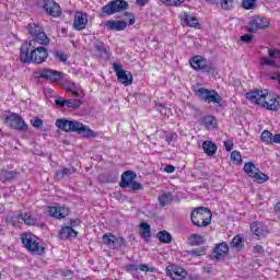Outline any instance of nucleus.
<instances>
[{
	"mask_svg": "<svg viewBox=\"0 0 280 280\" xmlns=\"http://www.w3.org/2000/svg\"><path fill=\"white\" fill-rule=\"evenodd\" d=\"M213 218V214L211 213V210L206 207H200L191 211L190 220L195 226H198L199 229H205L211 224V220Z\"/></svg>",
	"mask_w": 280,
	"mask_h": 280,
	"instance_id": "4",
	"label": "nucleus"
},
{
	"mask_svg": "<svg viewBox=\"0 0 280 280\" xmlns=\"http://www.w3.org/2000/svg\"><path fill=\"white\" fill-rule=\"evenodd\" d=\"M18 220H23L24 224H27V226H34V224H36V219L32 218L31 213H20L18 214Z\"/></svg>",
	"mask_w": 280,
	"mask_h": 280,
	"instance_id": "32",
	"label": "nucleus"
},
{
	"mask_svg": "<svg viewBox=\"0 0 280 280\" xmlns=\"http://www.w3.org/2000/svg\"><path fill=\"white\" fill-rule=\"evenodd\" d=\"M260 65L262 66H267V67H277V62H275V60H270L266 57H262L260 59Z\"/></svg>",
	"mask_w": 280,
	"mask_h": 280,
	"instance_id": "46",
	"label": "nucleus"
},
{
	"mask_svg": "<svg viewBox=\"0 0 280 280\" xmlns=\"http://www.w3.org/2000/svg\"><path fill=\"white\" fill-rule=\"evenodd\" d=\"M231 161L234 165H242V154L238 151H233L231 153Z\"/></svg>",
	"mask_w": 280,
	"mask_h": 280,
	"instance_id": "41",
	"label": "nucleus"
},
{
	"mask_svg": "<svg viewBox=\"0 0 280 280\" xmlns=\"http://www.w3.org/2000/svg\"><path fill=\"white\" fill-rule=\"evenodd\" d=\"M250 231L256 237H266L270 233L268 226H266L264 222H253L250 224Z\"/></svg>",
	"mask_w": 280,
	"mask_h": 280,
	"instance_id": "18",
	"label": "nucleus"
},
{
	"mask_svg": "<svg viewBox=\"0 0 280 280\" xmlns=\"http://www.w3.org/2000/svg\"><path fill=\"white\" fill-rule=\"evenodd\" d=\"M190 66L195 71H206L207 73H211V71H213V67L209 65V61H207L202 56L192 57Z\"/></svg>",
	"mask_w": 280,
	"mask_h": 280,
	"instance_id": "13",
	"label": "nucleus"
},
{
	"mask_svg": "<svg viewBox=\"0 0 280 280\" xmlns=\"http://www.w3.org/2000/svg\"><path fill=\"white\" fill-rule=\"evenodd\" d=\"M138 270H141V272H154V267H150L148 265H140L138 266Z\"/></svg>",
	"mask_w": 280,
	"mask_h": 280,
	"instance_id": "48",
	"label": "nucleus"
},
{
	"mask_svg": "<svg viewBox=\"0 0 280 280\" xmlns=\"http://www.w3.org/2000/svg\"><path fill=\"white\" fill-rule=\"evenodd\" d=\"M273 135L269 130H264L260 135V140L266 145H272Z\"/></svg>",
	"mask_w": 280,
	"mask_h": 280,
	"instance_id": "33",
	"label": "nucleus"
},
{
	"mask_svg": "<svg viewBox=\"0 0 280 280\" xmlns=\"http://www.w3.org/2000/svg\"><path fill=\"white\" fill-rule=\"evenodd\" d=\"M55 56L58 58V60H60V62H67V55H65L62 50H56Z\"/></svg>",
	"mask_w": 280,
	"mask_h": 280,
	"instance_id": "47",
	"label": "nucleus"
},
{
	"mask_svg": "<svg viewBox=\"0 0 280 280\" xmlns=\"http://www.w3.org/2000/svg\"><path fill=\"white\" fill-rule=\"evenodd\" d=\"M58 236H59V240H69L71 237H77L78 232L75 230H73V228H71V226H63L59 231Z\"/></svg>",
	"mask_w": 280,
	"mask_h": 280,
	"instance_id": "25",
	"label": "nucleus"
},
{
	"mask_svg": "<svg viewBox=\"0 0 280 280\" xmlns=\"http://www.w3.org/2000/svg\"><path fill=\"white\" fill-rule=\"evenodd\" d=\"M140 237L144 240V242L150 241V237H152V228H150V224L145 222L140 223Z\"/></svg>",
	"mask_w": 280,
	"mask_h": 280,
	"instance_id": "26",
	"label": "nucleus"
},
{
	"mask_svg": "<svg viewBox=\"0 0 280 280\" xmlns=\"http://www.w3.org/2000/svg\"><path fill=\"white\" fill-rule=\"evenodd\" d=\"M161 3H166V5H172L173 8H178L185 3V0H159Z\"/></svg>",
	"mask_w": 280,
	"mask_h": 280,
	"instance_id": "44",
	"label": "nucleus"
},
{
	"mask_svg": "<svg viewBox=\"0 0 280 280\" xmlns=\"http://www.w3.org/2000/svg\"><path fill=\"white\" fill-rule=\"evenodd\" d=\"M44 10L49 16L57 18L60 14V4L54 0H44Z\"/></svg>",
	"mask_w": 280,
	"mask_h": 280,
	"instance_id": "19",
	"label": "nucleus"
},
{
	"mask_svg": "<svg viewBox=\"0 0 280 280\" xmlns=\"http://www.w3.org/2000/svg\"><path fill=\"white\" fill-rule=\"evenodd\" d=\"M268 56H269V58H279L280 59V51L277 49H269Z\"/></svg>",
	"mask_w": 280,
	"mask_h": 280,
	"instance_id": "50",
	"label": "nucleus"
},
{
	"mask_svg": "<svg viewBox=\"0 0 280 280\" xmlns=\"http://www.w3.org/2000/svg\"><path fill=\"white\" fill-rule=\"evenodd\" d=\"M113 69L120 84H124V86H130V84H132V73L130 72L127 73L126 70L121 68L120 63H117V62L113 63Z\"/></svg>",
	"mask_w": 280,
	"mask_h": 280,
	"instance_id": "12",
	"label": "nucleus"
},
{
	"mask_svg": "<svg viewBox=\"0 0 280 280\" xmlns=\"http://www.w3.org/2000/svg\"><path fill=\"white\" fill-rule=\"evenodd\" d=\"M103 243L112 248H121V246H126V240L124 237H116L110 233L103 235Z\"/></svg>",
	"mask_w": 280,
	"mask_h": 280,
	"instance_id": "17",
	"label": "nucleus"
},
{
	"mask_svg": "<svg viewBox=\"0 0 280 280\" xmlns=\"http://www.w3.org/2000/svg\"><path fill=\"white\" fill-rule=\"evenodd\" d=\"M95 49L101 58H108V50L106 49V46H104V44H96Z\"/></svg>",
	"mask_w": 280,
	"mask_h": 280,
	"instance_id": "40",
	"label": "nucleus"
},
{
	"mask_svg": "<svg viewBox=\"0 0 280 280\" xmlns=\"http://www.w3.org/2000/svg\"><path fill=\"white\" fill-rule=\"evenodd\" d=\"M210 5H217V8H221V10H233L235 5V0H206Z\"/></svg>",
	"mask_w": 280,
	"mask_h": 280,
	"instance_id": "20",
	"label": "nucleus"
},
{
	"mask_svg": "<svg viewBox=\"0 0 280 280\" xmlns=\"http://www.w3.org/2000/svg\"><path fill=\"white\" fill-rule=\"evenodd\" d=\"M2 119L4 124H8L10 128H13L14 130H27V124H25V120L15 113H12L11 115H3Z\"/></svg>",
	"mask_w": 280,
	"mask_h": 280,
	"instance_id": "10",
	"label": "nucleus"
},
{
	"mask_svg": "<svg viewBox=\"0 0 280 280\" xmlns=\"http://www.w3.org/2000/svg\"><path fill=\"white\" fill-rule=\"evenodd\" d=\"M173 200L171 192H164L159 196V202L161 207H167V205H171Z\"/></svg>",
	"mask_w": 280,
	"mask_h": 280,
	"instance_id": "34",
	"label": "nucleus"
},
{
	"mask_svg": "<svg viewBox=\"0 0 280 280\" xmlns=\"http://www.w3.org/2000/svg\"><path fill=\"white\" fill-rule=\"evenodd\" d=\"M70 93H72L74 97H80V92L78 91L72 90Z\"/></svg>",
	"mask_w": 280,
	"mask_h": 280,
	"instance_id": "64",
	"label": "nucleus"
},
{
	"mask_svg": "<svg viewBox=\"0 0 280 280\" xmlns=\"http://www.w3.org/2000/svg\"><path fill=\"white\" fill-rule=\"evenodd\" d=\"M70 226L73 229V226H80V219H72L70 221Z\"/></svg>",
	"mask_w": 280,
	"mask_h": 280,
	"instance_id": "59",
	"label": "nucleus"
},
{
	"mask_svg": "<svg viewBox=\"0 0 280 280\" xmlns=\"http://www.w3.org/2000/svg\"><path fill=\"white\" fill-rule=\"evenodd\" d=\"M126 270H127V272H137V270H139V266H137V265H127Z\"/></svg>",
	"mask_w": 280,
	"mask_h": 280,
	"instance_id": "56",
	"label": "nucleus"
},
{
	"mask_svg": "<svg viewBox=\"0 0 280 280\" xmlns=\"http://www.w3.org/2000/svg\"><path fill=\"white\" fill-rule=\"evenodd\" d=\"M176 171V167H174V165H166L164 167V172H166V174H174V172Z\"/></svg>",
	"mask_w": 280,
	"mask_h": 280,
	"instance_id": "58",
	"label": "nucleus"
},
{
	"mask_svg": "<svg viewBox=\"0 0 280 280\" xmlns=\"http://www.w3.org/2000/svg\"><path fill=\"white\" fill-rule=\"evenodd\" d=\"M156 108H158V110H159V113H160L161 115H167V113H170V108H167V107H165V106H163V105H161V104H159V105L156 106Z\"/></svg>",
	"mask_w": 280,
	"mask_h": 280,
	"instance_id": "51",
	"label": "nucleus"
},
{
	"mask_svg": "<svg viewBox=\"0 0 280 280\" xmlns=\"http://www.w3.org/2000/svg\"><path fill=\"white\" fill-rule=\"evenodd\" d=\"M250 178L254 180V183H258V185H261L268 180V175H266L258 168L254 176H252Z\"/></svg>",
	"mask_w": 280,
	"mask_h": 280,
	"instance_id": "31",
	"label": "nucleus"
},
{
	"mask_svg": "<svg viewBox=\"0 0 280 280\" xmlns=\"http://www.w3.org/2000/svg\"><path fill=\"white\" fill-rule=\"evenodd\" d=\"M270 21L264 16H254L249 21L247 31L250 34H255L256 32H259V30H266V27H269Z\"/></svg>",
	"mask_w": 280,
	"mask_h": 280,
	"instance_id": "11",
	"label": "nucleus"
},
{
	"mask_svg": "<svg viewBox=\"0 0 280 280\" xmlns=\"http://www.w3.org/2000/svg\"><path fill=\"white\" fill-rule=\"evenodd\" d=\"M202 149L208 154V156H213L215 152H218V145L211 141H205L202 143Z\"/></svg>",
	"mask_w": 280,
	"mask_h": 280,
	"instance_id": "28",
	"label": "nucleus"
},
{
	"mask_svg": "<svg viewBox=\"0 0 280 280\" xmlns=\"http://www.w3.org/2000/svg\"><path fill=\"white\" fill-rule=\"evenodd\" d=\"M135 178H137V173H135L132 171H126L121 175V180H120L119 186L122 189H126L127 187H130V184H132L135 182Z\"/></svg>",
	"mask_w": 280,
	"mask_h": 280,
	"instance_id": "21",
	"label": "nucleus"
},
{
	"mask_svg": "<svg viewBox=\"0 0 280 280\" xmlns=\"http://www.w3.org/2000/svg\"><path fill=\"white\" fill-rule=\"evenodd\" d=\"M149 0H137V4L140 5L141 8H143V5H145V3H148Z\"/></svg>",
	"mask_w": 280,
	"mask_h": 280,
	"instance_id": "62",
	"label": "nucleus"
},
{
	"mask_svg": "<svg viewBox=\"0 0 280 280\" xmlns=\"http://www.w3.org/2000/svg\"><path fill=\"white\" fill-rule=\"evenodd\" d=\"M127 26L125 21H113L109 20L105 22V27L109 32H122V30Z\"/></svg>",
	"mask_w": 280,
	"mask_h": 280,
	"instance_id": "23",
	"label": "nucleus"
},
{
	"mask_svg": "<svg viewBox=\"0 0 280 280\" xmlns=\"http://www.w3.org/2000/svg\"><path fill=\"white\" fill-rule=\"evenodd\" d=\"M128 2L125 0H113L102 8V13L107 16H113V14H117V12H124V10H128Z\"/></svg>",
	"mask_w": 280,
	"mask_h": 280,
	"instance_id": "9",
	"label": "nucleus"
},
{
	"mask_svg": "<svg viewBox=\"0 0 280 280\" xmlns=\"http://www.w3.org/2000/svg\"><path fill=\"white\" fill-rule=\"evenodd\" d=\"M224 145H225L226 152H231V150H233V141L232 140L224 141Z\"/></svg>",
	"mask_w": 280,
	"mask_h": 280,
	"instance_id": "57",
	"label": "nucleus"
},
{
	"mask_svg": "<svg viewBox=\"0 0 280 280\" xmlns=\"http://www.w3.org/2000/svg\"><path fill=\"white\" fill-rule=\"evenodd\" d=\"M188 244H190V246H200V244H205V236L200 234H191L188 237Z\"/></svg>",
	"mask_w": 280,
	"mask_h": 280,
	"instance_id": "29",
	"label": "nucleus"
},
{
	"mask_svg": "<svg viewBox=\"0 0 280 280\" xmlns=\"http://www.w3.org/2000/svg\"><path fill=\"white\" fill-rule=\"evenodd\" d=\"M164 137H165L166 143H172V141H176V139L178 138V135H176V132L174 131H164Z\"/></svg>",
	"mask_w": 280,
	"mask_h": 280,
	"instance_id": "45",
	"label": "nucleus"
},
{
	"mask_svg": "<svg viewBox=\"0 0 280 280\" xmlns=\"http://www.w3.org/2000/svg\"><path fill=\"white\" fill-rule=\"evenodd\" d=\"M19 172L18 171H8V170H2L0 174V180L2 183H7V180H14L19 178Z\"/></svg>",
	"mask_w": 280,
	"mask_h": 280,
	"instance_id": "27",
	"label": "nucleus"
},
{
	"mask_svg": "<svg viewBox=\"0 0 280 280\" xmlns=\"http://www.w3.org/2000/svg\"><path fill=\"white\" fill-rule=\"evenodd\" d=\"M28 33L33 37V39L30 40V47H36V45H47L49 43V37H47V34L44 33L43 28L38 26V24H28Z\"/></svg>",
	"mask_w": 280,
	"mask_h": 280,
	"instance_id": "6",
	"label": "nucleus"
},
{
	"mask_svg": "<svg viewBox=\"0 0 280 280\" xmlns=\"http://www.w3.org/2000/svg\"><path fill=\"white\" fill-rule=\"evenodd\" d=\"M255 5H257V0H243L242 8L244 10H254Z\"/></svg>",
	"mask_w": 280,
	"mask_h": 280,
	"instance_id": "43",
	"label": "nucleus"
},
{
	"mask_svg": "<svg viewBox=\"0 0 280 280\" xmlns=\"http://www.w3.org/2000/svg\"><path fill=\"white\" fill-rule=\"evenodd\" d=\"M182 21L187 25V27H196V30H200V23H198V19L189 13H184L182 15Z\"/></svg>",
	"mask_w": 280,
	"mask_h": 280,
	"instance_id": "24",
	"label": "nucleus"
},
{
	"mask_svg": "<svg viewBox=\"0 0 280 280\" xmlns=\"http://www.w3.org/2000/svg\"><path fill=\"white\" fill-rule=\"evenodd\" d=\"M31 122H32V126H34V128H40V126H43V119H39V118H35Z\"/></svg>",
	"mask_w": 280,
	"mask_h": 280,
	"instance_id": "55",
	"label": "nucleus"
},
{
	"mask_svg": "<svg viewBox=\"0 0 280 280\" xmlns=\"http://www.w3.org/2000/svg\"><path fill=\"white\" fill-rule=\"evenodd\" d=\"M57 106H60V108H65L67 106V100L59 97L55 101Z\"/></svg>",
	"mask_w": 280,
	"mask_h": 280,
	"instance_id": "52",
	"label": "nucleus"
},
{
	"mask_svg": "<svg viewBox=\"0 0 280 280\" xmlns=\"http://www.w3.org/2000/svg\"><path fill=\"white\" fill-rule=\"evenodd\" d=\"M71 174H75V168H62L56 172L57 180L65 178V176H71Z\"/></svg>",
	"mask_w": 280,
	"mask_h": 280,
	"instance_id": "38",
	"label": "nucleus"
},
{
	"mask_svg": "<svg viewBox=\"0 0 280 280\" xmlns=\"http://www.w3.org/2000/svg\"><path fill=\"white\" fill-rule=\"evenodd\" d=\"M188 255L192 257H202V255H207V247H197L188 252Z\"/></svg>",
	"mask_w": 280,
	"mask_h": 280,
	"instance_id": "39",
	"label": "nucleus"
},
{
	"mask_svg": "<svg viewBox=\"0 0 280 280\" xmlns=\"http://www.w3.org/2000/svg\"><path fill=\"white\" fill-rule=\"evenodd\" d=\"M34 73L35 78L47 80L48 82H60L67 78V74L52 69H37Z\"/></svg>",
	"mask_w": 280,
	"mask_h": 280,
	"instance_id": "7",
	"label": "nucleus"
},
{
	"mask_svg": "<svg viewBox=\"0 0 280 280\" xmlns=\"http://www.w3.org/2000/svg\"><path fill=\"white\" fill-rule=\"evenodd\" d=\"M46 212L50 218H55L56 220H65V218L69 215V208L65 206H59V207L48 206L46 208Z\"/></svg>",
	"mask_w": 280,
	"mask_h": 280,
	"instance_id": "16",
	"label": "nucleus"
},
{
	"mask_svg": "<svg viewBox=\"0 0 280 280\" xmlns=\"http://www.w3.org/2000/svg\"><path fill=\"white\" fill-rule=\"evenodd\" d=\"M166 275L172 280H187V270L185 268L173 265L166 267Z\"/></svg>",
	"mask_w": 280,
	"mask_h": 280,
	"instance_id": "14",
	"label": "nucleus"
},
{
	"mask_svg": "<svg viewBox=\"0 0 280 280\" xmlns=\"http://www.w3.org/2000/svg\"><path fill=\"white\" fill-rule=\"evenodd\" d=\"M33 48L34 49L30 51V47H27V45L21 47V62H34L35 65H43V62H45L49 56L47 48L36 45L33 46Z\"/></svg>",
	"mask_w": 280,
	"mask_h": 280,
	"instance_id": "3",
	"label": "nucleus"
},
{
	"mask_svg": "<svg viewBox=\"0 0 280 280\" xmlns=\"http://www.w3.org/2000/svg\"><path fill=\"white\" fill-rule=\"evenodd\" d=\"M129 187L131 188L132 191H139L141 189H143V186H141V184L139 182H132Z\"/></svg>",
	"mask_w": 280,
	"mask_h": 280,
	"instance_id": "49",
	"label": "nucleus"
},
{
	"mask_svg": "<svg viewBox=\"0 0 280 280\" xmlns=\"http://www.w3.org/2000/svg\"><path fill=\"white\" fill-rule=\"evenodd\" d=\"M253 252L256 254V255H264L265 253V249L261 245H256L254 246V249Z\"/></svg>",
	"mask_w": 280,
	"mask_h": 280,
	"instance_id": "53",
	"label": "nucleus"
},
{
	"mask_svg": "<svg viewBox=\"0 0 280 280\" xmlns=\"http://www.w3.org/2000/svg\"><path fill=\"white\" fill-rule=\"evenodd\" d=\"M156 237L159 242H162V244H170L172 243V234L167 231H161L156 234Z\"/></svg>",
	"mask_w": 280,
	"mask_h": 280,
	"instance_id": "35",
	"label": "nucleus"
},
{
	"mask_svg": "<svg viewBox=\"0 0 280 280\" xmlns=\"http://www.w3.org/2000/svg\"><path fill=\"white\" fill-rule=\"evenodd\" d=\"M22 244L26 250L33 253V255H43L45 247L38 243V237L32 233H24L21 235Z\"/></svg>",
	"mask_w": 280,
	"mask_h": 280,
	"instance_id": "5",
	"label": "nucleus"
},
{
	"mask_svg": "<svg viewBox=\"0 0 280 280\" xmlns=\"http://www.w3.org/2000/svg\"><path fill=\"white\" fill-rule=\"evenodd\" d=\"M272 143H279V144H280V133H276V135L273 136Z\"/></svg>",
	"mask_w": 280,
	"mask_h": 280,
	"instance_id": "61",
	"label": "nucleus"
},
{
	"mask_svg": "<svg viewBox=\"0 0 280 280\" xmlns=\"http://www.w3.org/2000/svg\"><path fill=\"white\" fill-rule=\"evenodd\" d=\"M229 255V245L226 243H220L214 247L213 257L214 259H224Z\"/></svg>",
	"mask_w": 280,
	"mask_h": 280,
	"instance_id": "22",
	"label": "nucleus"
},
{
	"mask_svg": "<svg viewBox=\"0 0 280 280\" xmlns=\"http://www.w3.org/2000/svg\"><path fill=\"white\" fill-rule=\"evenodd\" d=\"M201 126L206 128H215V118L213 116H205L199 120Z\"/></svg>",
	"mask_w": 280,
	"mask_h": 280,
	"instance_id": "30",
	"label": "nucleus"
},
{
	"mask_svg": "<svg viewBox=\"0 0 280 280\" xmlns=\"http://www.w3.org/2000/svg\"><path fill=\"white\" fill-rule=\"evenodd\" d=\"M129 25H135V15H129Z\"/></svg>",
	"mask_w": 280,
	"mask_h": 280,
	"instance_id": "63",
	"label": "nucleus"
},
{
	"mask_svg": "<svg viewBox=\"0 0 280 280\" xmlns=\"http://www.w3.org/2000/svg\"><path fill=\"white\" fill-rule=\"evenodd\" d=\"M241 40H242V43H246L248 45L253 40V35H248V34L243 35V36H241Z\"/></svg>",
	"mask_w": 280,
	"mask_h": 280,
	"instance_id": "54",
	"label": "nucleus"
},
{
	"mask_svg": "<svg viewBox=\"0 0 280 280\" xmlns=\"http://www.w3.org/2000/svg\"><path fill=\"white\" fill-rule=\"evenodd\" d=\"M231 248H235L237 250H242L244 246V238L242 236L236 235L233 237L232 242L230 243Z\"/></svg>",
	"mask_w": 280,
	"mask_h": 280,
	"instance_id": "37",
	"label": "nucleus"
},
{
	"mask_svg": "<svg viewBox=\"0 0 280 280\" xmlns=\"http://www.w3.org/2000/svg\"><path fill=\"white\" fill-rule=\"evenodd\" d=\"M75 86V83L73 82H68L66 85H65V89H67L68 91H73V88Z\"/></svg>",
	"mask_w": 280,
	"mask_h": 280,
	"instance_id": "60",
	"label": "nucleus"
},
{
	"mask_svg": "<svg viewBox=\"0 0 280 280\" xmlns=\"http://www.w3.org/2000/svg\"><path fill=\"white\" fill-rule=\"evenodd\" d=\"M243 170H244L245 174H247V176H249V178H252L254 176V174L259 168H257V166H255V164L253 162H247V163H245Z\"/></svg>",
	"mask_w": 280,
	"mask_h": 280,
	"instance_id": "36",
	"label": "nucleus"
},
{
	"mask_svg": "<svg viewBox=\"0 0 280 280\" xmlns=\"http://www.w3.org/2000/svg\"><path fill=\"white\" fill-rule=\"evenodd\" d=\"M66 106L68 108H80L82 106V101L74 98V100H67L66 101Z\"/></svg>",
	"mask_w": 280,
	"mask_h": 280,
	"instance_id": "42",
	"label": "nucleus"
},
{
	"mask_svg": "<svg viewBox=\"0 0 280 280\" xmlns=\"http://www.w3.org/2000/svg\"><path fill=\"white\" fill-rule=\"evenodd\" d=\"M86 25H89V14L82 11H77L72 24L73 30L82 32V30H86Z\"/></svg>",
	"mask_w": 280,
	"mask_h": 280,
	"instance_id": "15",
	"label": "nucleus"
},
{
	"mask_svg": "<svg viewBox=\"0 0 280 280\" xmlns=\"http://www.w3.org/2000/svg\"><path fill=\"white\" fill-rule=\"evenodd\" d=\"M57 128L63 132H77V135H82L85 139H95L97 133L93 129L89 128L84 124L78 120H67V118H59L56 120Z\"/></svg>",
	"mask_w": 280,
	"mask_h": 280,
	"instance_id": "2",
	"label": "nucleus"
},
{
	"mask_svg": "<svg viewBox=\"0 0 280 280\" xmlns=\"http://www.w3.org/2000/svg\"><path fill=\"white\" fill-rule=\"evenodd\" d=\"M246 100L267 110L280 109V97L268 93V90H254L246 93Z\"/></svg>",
	"mask_w": 280,
	"mask_h": 280,
	"instance_id": "1",
	"label": "nucleus"
},
{
	"mask_svg": "<svg viewBox=\"0 0 280 280\" xmlns=\"http://www.w3.org/2000/svg\"><path fill=\"white\" fill-rule=\"evenodd\" d=\"M197 95L202 102L207 104H221L222 96L215 90H208L205 88H199L197 90Z\"/></svg>",
	"mask_w": 280,
	"mask_h": 280,
	"instance_id": "8",
	"label": "nucleus"
}]
</instances>
